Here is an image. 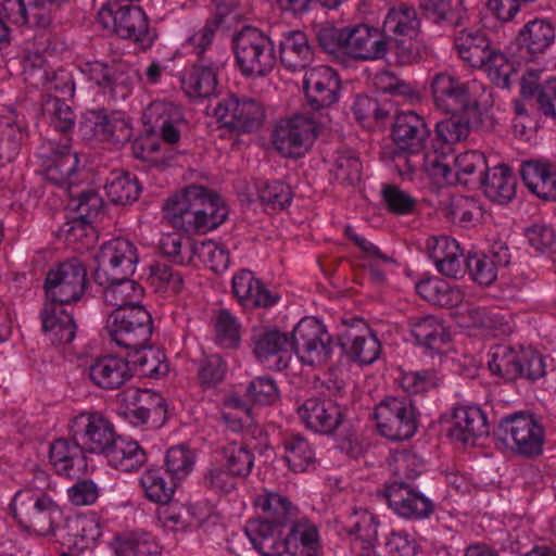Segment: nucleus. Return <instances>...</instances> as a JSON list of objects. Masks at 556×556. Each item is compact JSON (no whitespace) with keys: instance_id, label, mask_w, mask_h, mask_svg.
Here are the masks:
<instances>
[{"instance_id":"obj_1","label":"nucleus","mask_w":556,"mask_h":556,"mask_svg":"<svg viewBox=\"0 0 556 556\" xmlns=\"http://www.w3.org/2000/svg\"><path fill=\"white\" fill-rule=\"evenodd\" d=\"M228 216L224 201L200 186H190L174 194L164 205V218L175 228L205 233L222 225Z\"/></svg>"},{"instance_id":"obj_2","label":"nucleus","mask_w":556,"mask_h":556,"mask_svg":"<svg viewBox=\"0 0 556 556\" xmlns=\"http://www.w3.org/2000/svg\"><path fill=\"white\" fill-rule=\"evenodd\" d=\"M431 90L435 106L447 114L477 116L489 102L483 84L475 79L462 83L447 73L433 76Z\"/></svg>"},{"instance_id":"obj_3","label":"nucleus","mask_w":556,"mask_h":556,"mask_svg":"<svg viewBox=\"0 0 556 556\" xmlns=\"http://www.w3.org/2000/svg\"><path fill=\"white\" fill-rule=\"evenodd\" d=\"M10 510L23 527L40 535L53 533L62 517V509L50 496L31 488L21 489L14 494Z\"/></svg>"},{"instance_id":"obj_4","label":"nucleus","mask_w":556,"mask_h":556,"mask_svg":"<svg viewBox=\"0 0 556 556\" xmlns=\"http://www.w3.org/2000/svg\"><path fill=\"white\" fill-rule=\"evenodd\" d=\"M232 43L237 65L244 76H263L276 64L273 41L255 27H243Z\"/></svg>"},{"instance_id":"obj_5","label":"nucleus","mask_w":556,"mask_h":556,"mask_svg":"<svg viewBox=\"0 0 556 556\" xmlns=\"http://www.w3.org/2000/svg\"><path fill=\"white\" fill-rule=\"evenodd\" d=\"M97 18L103 28L122 38L132 39L141 46L152 42L148 17L138 5H122L117 1L106 0L100 5Z\"/></svg>"},{"instance_id":"obj_6","label":"nucleus","mask_w":556,"mask_h":556,"mask_svg":"<svg viewBox=\"0 0 556 556\" xmlns=\"http://www.w3.org/2000/svg\"><path fill=\"white\" fill-rule=\"evenodd\" d=\"M498 438L508 450L526 457L543 452L544 429L530 414L516 413L502 418Z\"/></svg>"},{"instance_id":"obj_7","label":"nucleus","mask_w":556,"mask_h":556,"mask_svg":"<svg viewBox=\"0 0 556 556\" xmlns=\"http://www.w3.org/2000/svg\"><path fill=\"white\" fill-rule=\"evenodd\" d=\"M105 328L111 339L121 348L132 350L149 344L152 334V319L143 306L132 309H113Z\"/></svg>"},{"instance_id":"obj_8","label":"nucleus","mask_w":556,"mask_h":556,"mask_svg":"<svg viewBox=\"0 0 556 556\" xmlns=\"http://www.w3.org/2000/svg\"><path fill=\"white\" fill-rule=\"evenodd\" d=\"M291 350L303 365L319 366L331 355V337L320 320L304 317L293 328Z\"/></svg>"},{"instance_id":"obj_9","label":"nucleus","mask_w":556,"mask_h":556,"mask_svg":"<svg viewBox=\"0 0 556 556\" xmlns=\"http://www.w3.org/2000/svg\"><path fill=\"white\" fill-rule=\"evenodd\" d=\"M77 68L87 80L123 99L137 77L134 66L123 59L81 61Z\"/></svg>"},{"instance_id":"obj_10","label":"nucleus","mask_w":556,"mask_h":556,"mask_svg":"<svg viewBox=\"0 0 556 556\" xmlns=\"http://www.w3.org/2000/svg\"><path fill=\"white\" fill-rule=\"evenodd\" d=\"M87 270L77 258H71L52 267L46 277L45 290L49 303L71 304L85 293Z\"/></svg>"},{"instance_id":"obj_11","label":"nucleus","mask_w":556,"mask_h":556,"mask_svg":"<svg viewBox=\"0 0 556 556\" xmlns=\"http://www.w3.org/2000/svg\"><path fill=\"white\" fill-rule=\"evenodd\" d=\"M317 134V126L313 119L294 115L277 123L271 142L281 156L298 159L304 156L313 147Z\"/></svg>"},{"instance_id":"obj_12","label":"nucleus","mask_w":556,"mask_h":556,"mask_svg":"<svg viewBox=\"0 0 556 556\" xmlns=\"http://www.w3.org/2000/svg\"><path fill=\"white\" fill-rule=\"evenodd\" d=\"M73 440L84 452L101 453L115 438L114 427L100 412L85 410L73 417L70 424Z\"/></svg>"},{"instance_id":"obj_13","label":"nucleus","mask_w":556,"mask_h":556,"mask_svg":"<svg viewBox=\"0 0 556 556\" xmlns=\"http://www.w3.org/2000/svg\"><path fill=\"white\" fill-rule=\"evenodd\" d=\"M214 115L225 127L245 134L258 130L265 121V110L258 101L233 94L217 103Z\"/></svg>"},{"instance_id":"obj_14","label":"nucleus","mask_w":556,"mask_h":556,"mask_svg":"<svg viewBox=\"0 0 556 556\" xmlns=\"http://www.w3.org/2000/svg\"><path fill=\"white\" fill-rule=\"evenodd\" d=\"M96 261L98 263L96 279L103 283L102 276L108 279H118L132 275L139 258L132 242L115 238L102 244Z\"/></svg>"},{"instance_id":"obj_15","label":"nucleus","mask_w":556,"mask_h":556,"mask_svg":"<svg viewBox=\"0 0 556 556\" xmlns=\"http://www.w3.org/2000/svg\"><path fill=\"white\" fill-rule=\"evenodd\" d=\"M375 419L379 432L390 440H407L416 431L413 406L406 400L390 397L382 401L376 406Z\"/></svg>"},{"instance_id":"obj_16","label":"nucleus","mask_w":556,"mask_h":556,"mask_svg":"<svg viewBox=\"0 0 556 556\" xmlns=\"http://www.w3.org/2000/svg\"><path fill=\"white\" fill-rule=\"evenodd\" d=\"M392 165L400 176L409 178L422 168L435 184H451L452 172L445 159L435 152L397 150L392 156Z\"/></svg>"},{"instance_id":"obj_17","label":"nucleus","mask_w":556,"mask_h":556,"mask_svg":"<svg viewBox=\"0 0 556 556\" xmlns=\"http://www.w3.org/2000/svg\"><path fill=\"white\" fill-rule=\"evenodd\" d=\"M45 178L54 185H64L76 172L78 155L67 142L49 140L38 151Z\"/></svg>"},{"instance_id":"obj_18","label":"nucleus","mask_w":556,"mask_h":556,"mask_svg":"<svg viewBox=\"0 0 556 556\" xmlns=\"http://www.w3.org/2000/svg\"><path fill=\"white\" fill-rule=\"evenodd\" d=\"M85 132L98 141L119 146L128 142L132 137V125L123 112H108L104 110L90 112L84 122Z\"/></svg>"},{"instance_id":"obj_19","label":"nucleus","mask_w":556,"mask_h":556,"mask_svg":"<svg viewBox=\"0 0 556 556\" xmlns=\"http://www.w3.org/2000/svg\"><path fill=\"white\" fill-rule=\"evenodd\" d=\"M303 85L308 103L316 109L328 108L338 101L340 79L329 66L319 65L306 70Z\"/></svg>"},{"instance_id":"obj_20","label":"nucleus","mask_w":556,"mask_h":556,"mask_svg":"<svg viewBox=\"0 0 556 556\" xmlns=\"http://www.w3.org/2000/svg\"><path fill=\"white\" fill-rule=\"evenodd\" d=\"M510 252L503 241L494 242L488 253H476L468 257L467 268L473 281L481 286L492 285L498 271L510 263Z\"/></svg>"},{"instance_id":"obj_21","label":"nucleus","mask_w":556,"mask_h":556,"mask_svg":"<svg viewBox=\"0 0 556 556\" xmlns=\"http://www.w3.org/2000/svg\"><path fill=\"white\" fill-rule=\"evenodd\" d=\"M88 377L100 389L116 390L132 377V367L122 356L102 355L94 358L89 365Z\"/></svg>"},{"instance_id":"obj_22","label":"nucleus","mask_w":556,"mask_h":556,"mask_svg":"<svg viewBox=\"0 0 556 556\" xmlns=\"http://www.w3.org/2000/svg\"><path fill=\"white\" fill-rule=\"evenodd\" d=\"M340 344L344 353L362 365L371 364L380 355L381 346L377 337L362 320L349 327L340 336Z\"/></svg>"},{"instance_id":"obj_23","label":"nucleus","mask_w":556,"mask_h":556,"mask_svg":"<svg viewBox=\"0 0 556 556\" xmlns=\"http://www.w3.org/2000/svg\"><path fill=\"white\" fill-rule=\"evenodd\" d=\"M258 520L285 529L301 516L299 508L286 496L264 490L254 498Z\"/></svg>"},{"instance_id":"obj_24","label":"nucleus","mask_w":556,"mask_h":556,"mask_svg":"<svg viewBox=\"0 0 556 556\" xmlns=\"http://www.w3.org/2000/svg\"><path fill=\"white\" fill-rule=\"evenodd\" d=\"M344 51L354 59L378 60L387 53V41L378 28L359 24L346 27Z\"/></svg>"},{"instance_id":"obj_25","label":"nucleus","mask_w":556,"mask_h":556,"mask_svg":"<svg viewBox=\"0 0 556 556\" xmlns=\"http://www.w3.org/2000/svg\"><path fill=\"white\" fill-rule=\"evenodd\" d=\"M426 250L437 269L446 277L464 273V254L458 242L447 236H432L426 240Z\"/></svg>"},{"instance_id":"obj_26","label":"nucleus","mask_w":556,"mask_h":556,"mask_svg":"<svg viewBox=\"0 0 556 556\" xmlns=\"http://www.w3.org/2000/svg\"><path fill=\"white\" fill-rule=\"evenodd\" d=\"M520 173L532 194L543 201H556V164L547 160L526 161Z\"/></svg>"},{"instance_id":"obj_27","label":"nucleus","mask_w":556,"mask_h":556,"mask_svg":"<svg viewBox=\"0 0 556 556\" xmlns=\"http://www.w3.org/2000/svg\"><path fill=\"white\" fill-rule=\"evenodd\" d=\"M299 416L306 427L318 433H330L341 422V412L331 400L311 397L299 408Z\"/></svg>"},{"instance_id":"obj_28","label":"nucleus","mask_w":556,"mask_h":556,"mask_svg":"<svg viewBox=\"0 0 556 556\" xmlns=\"http://www.w3.org/2000/svg\"><path fill=\"white\" fill-rule=\"evenodd\" d=\"M429 134L424 118L415 112L405 111L396 115L392 136L397 149L422 151Z\"/></svg>"},{"instance_id":"obj_29","label":"nucleus","mask_w":556,"mask_h":556,"mask_svg":"<svg viewBox=\"0 0 556 556\" xmlns=\"http://www.w3.org/2000/svg\"><path fill=\"white\" fill-rule=\"evenodd\" d=\"M488 432L486 417L478 406L462 405L454 409L450 428L452 439L467 444Z\"/></svg>"},{"instance_id":"obj_30","label":"nucleus","mask_w":556,"mask_h":556,"mask_svg":"<svg viewBox=\"0 0 556 556\" xmlns=\"http://www.w3.org/2000/svg\"><path fill=\"white\" fill-rule=\"evenodd\" d=\"M556 31L553 24L545 18L528 21L518 33L520 59H532L545 52L555 41Z\"/></svg>"},{"instance_id":"obj_31","label":"nucleus","mask_w":556,"mask_h":556,"mask_svg":"<svg viewBox=\"0 0 556 556\" xmlns=\"http://www.w3.org/2000/svg\"><path fill=\"white\" fill-rule=\"evenodd\" d=\"M291 341L277 329H267L254 337V354L268 366L274 365L281 370L290 361Z\"/></svg>"},{"instance_id":"obj_32","label":"nucleus","mask_w":556,"mask_h":556,"mask_svg":"<svg viewBox=\"0 0 556 556\" xmlns=\"http://www.w3.org/2000/svg\"><path fill=\"white\" fill-rule=\"evenodd\" d=\"M144 118L147 123L160 130L165 142L173 144L179 141L185 123L179 106L169 102L154 101L146 110Z\"/></svg>"},{"instance_id":"obj_33","label":"nucleus","mask_w":556,"mask_h":556,"mask_svg":"<svg viewBox=\"0 0 556 556\" xmlns=\"http://www.w3.org/2000/svg\"><path fill=\"white\" fill-rule=\"evenodd\" d=\"M232 292L239 303L247 308L270 307L279 296L266 289L250 270H240L232 277Z\"/></svg>"},{"instance_id":"obj_34","label":"nucleus","mask_w":556,"mask_h":556,"mask_svg":"<svg viewBox=\"0 0 556 556\" xmlns=\"http://www.w3.org/2000/svg\"><path fill=\"white\" fill-rule=\"evenodd\" d=\"M40 317L45 336L52 344L64 345L74 340L76 325L72 314L63 305L47 302Z\"/></svg>"},{"instance_id":"obj_35","label":"nucleus","mask_w":556,"mask_h":556,"mask_svg":"<svg viewBox=\"0 0 556 556\" xmlns=\"http://www.w3.org/2000/svg\"><path fill=\"white\" fill-rule=\"evenodd\" d=\"M388 503L395 514L408 519L428 517L433 508L429 498L405 484H393L389 488Z\"/></svg>"},{"instance_id":"obj_36","label":"nucleus","mask_w":556,"mask_h":556,"mask_svg":"<svg viewBox=\"0 0 556 556\" xmlns=\"http://www.w3.org/2000/svg\"><path fill=\"white\" fill-rule=\"evenodd\" d=\"M45 60L41 55L35 54L34 60L27 55L24 60V74L26 79L33 80V84H41L48 91H55L64 97H72L74 93V84L67 72L60 70L49 73L43 67Z\"/></svg>"},{"instance_id":"obj_37","label":"nucleus","mask_w":556,"mask_h":556,"mask_svg":"<svg viewBox=\"0 0 556 556\" xmlns=\"http://www.w3.org/2000/svg\"><path fill=\"white\" fill-rule=\"evenodd\" d=\"M219 66L214 63H198L186 68L181 75V88L190 99L214 96L218 85Z\"/></svg>"},{"instance_id":"obj_38","label":"nucleus","mask_w":556,"mask_h":556,"mask_svg":"<svg viewBox=\"0 0 556 556\" xmlns=\"http://www.w3.org/2000/svg\"><path fill=\"white\" fill-rule=\"evenodd\" d=\"M410 333L416 342L434 353H441L448 348L450 333L444 323L433 315L417 316L410 319Z\"/></svg>"},{"instance_id":"obj_39","label":"nucleus","mask_w":556,"mask_h":556,"mask_svg":"<svg viewBox=\"0 0 556 556\" xmlns=\"http://www.w3.org/2000/svg\"><path fill=\"white\" fill-rule=\"evenodd\" d=\"M50 460L58 475L76 478L87 469L84 450L77 442L56 440L50 447Z\"/></svg>"},{"instance_id":"obj_40","label":"nucleus","mask_w":556,"mask_h":556,"mask_svg":"<svg viewBox=\"0 0 556 556\" xmlns=\"http://www.w3.org/2000/svg\"><path fill=\"white\" fill-rule=\"evenodd\" d=\"M279 48L281 63L288 71H302L314 60L312 46L301 30L283 33Z\"/></svg>"},{"instance_id":"obj_41","label":"nucleus","mask_w":556,"mask_h":556,"mask_svg":"<svg viewBox=\"0 0 556 556\" xmlns=\"http://www.w3.org/2000/svg\"><path fill=\"white\" fill-rule=\"evenodd\" d=\"M245 533L261 556H281L287 552L286 536L281 528L252 520L247 525Z\"/></svg>"},{"instance_id":"obj_42","label":"nucleus","mask_w":556,"mask_h":556,"mask_svg":"<svg viewBox=\"0 0 556 556\" xmlns=\"http://www.w3.org/2000/svg\"><path fill=\"white\" fill-rule=\"evenodd\" d=\"M103 454L112 467L125 472L138 470L147 460L138 442L123 437H115Z\"/></svg>"},{"instance_id":"obj_43","label":"nucleus","mask_w":556,"mask_h":556,"mask_svg":"<svg viewBox=\"0 0 556 556\" xmlns=\"http://www.w3.org/2000/svg\"><path fill=\"white\" fill-rule=\"evenodd\" d=\"M129 399L130 404L125 416L135 427L146 425L152 415L160 417L166 412L165 400L152 390H135Z\"/></svg>"},{"instance_id":"obj_44","label":"nucleus","mask_w":556,"mask_h":556,"mask_svg":"<svg viewBox=\"0 0 556 556\" xmlns=\"http://www.w3.org/2000/svg\"><path fill=\"white\" fill-rule=\"evenodd\" d=\"M286 545L287 552L293 556H316L321 546L317 527L300 516L291 525Z\"/></svg>"},{"instance_id":"obj_45","label":"nucleus","mask_w":556,"mask_h":556,"mask_svg":"<svg viewBox=\"0 0 556 556\" xmlns=\"http://www.w3.org/2000/svg\"><path fill=\"white\" fill-rule=\"evenodd\" d=\"M382 29L386 35L394 37L395 40H413L419 34L420 20L414 8L401 4L388 12Z\"/></svg>"},{"instance_id":"obj_46","label":"nucleus","mask_w":556,"mask_h":556,"mask_svg":"<svg viewBox=\"0 0 556 556\" xmlns=\"http://www.w3.org/2000/svg\"><path fill=\"white\" fill-rule=\"evenodd\" d=\"M67 528L66 544L78 552L94 546L102 534L100 519L92 513L76 516L70 520Z\"/></svg>"},{"instance_id":"obj_47","label":"nucleus","mask_w":556,"mask_h":556,"mask_svg":"<svg viewBox=\"0 0 556 556\" xmlns=\"http://www.w3.org/2000/svg\"><path fill=\"white\" fill-rule=\"evenodd\" d=\"M111 546L116 556H157L161 552L159 542L144 530L119 533Z\"/></svg>"},{"instance_id":"obj_48","label":"nucleus","mask_w":556,"mask_h":556,"mask_svg":"<svg viewBox=\"0 0 556 556\" xmlns=\"http://www.w3.org/2000/svg\"><path fill=\"white\" fill-rule=\"evenodd\" d=\"M346 533L359 541L363 546L364 556H372L375 542L378 538V521L376 517L366 509H354L344 520Z\"/></svg>"},{"instance_id":"obj_49","label":"nucleus","mask_w":556,"mask_h":556,"mask_svg":"<svg viewBox=\"0 0 556 556\" xmlns=\"http://www.w3.org/2000/svg\"><path fill=\"white\" fill-rule=\"evenodd\" d=\"M417 293L434 305L454 307L464 300L465 293L458 286H453L439 277H429L416 283Z\"/></svg>"},{"instance_id":"obj_50","label":"nucleus","mask_w":556,"mask_h":556,"mask_svg":"<svg viewBox=\"0 0 556 556\" xmlns=\"http://www.w3.org/2000/svg\"><path fill=\"white\" fill-rule=\"evenodd\" d=\"M108 287L103 292L105 304L115 307L114 309H132L134 306H141L139 303L143 296V288L127 277L108 279Z\"/></svg>"},{"instance_id":"obj_51","label":"nucleus","mask_w":556,"mask_h":556,"mask_svg":"<svg viewBox=\"0 0 556 556\" xmlns=\"http://www.w3.org/2000/svg\"><path fill=\"white\" fill-rule=\"evenodd\" d=\"M283 459L289 469L296 473L312 471L317 464L315 448L301 435H292L285 440Z\"/></svg>"},{"instance_id":"obj_52","label":"nucleus","mask_w":556,"mask_h":556,"mask_svg":"<svg viewBox=\"0 0 556 556\" xmlns=\"http://www.w3.org/2000/svg\"><path fill=\"white\" fill-rule=\"evenodd\" d=\"M26 137L24 125L9 117H0V167L17 157Z\"/></svg>"},{"instance_id":"obj_53","label":"nucleus","mask_w":556,"mask_h":556,"mask_svg":"<svg viewBox=\"0 0 556 556\" xmlns=\"http://www.w3.org/2000/svg\"><path fill=\"white\" fill-rule=\"evenodd\" d=\"M203 520L204 516L199 515L194 506L169 505L157 510V521L166 531H188L198 528Z\"/></svg>"},{"instance_id":"obj_54","label":"nucleus","mask_w":556,"mask_h":556,"mask_svg":"<svg viewBox=\"0 0 556 556\" xmlns=\"http://www.w3.org/2000/svg\"><path fill=\"white\" fill-rule=\"evenodd\" d=\"M459 56L472 67L483 64L484 58L491 50L490 41L480 30H462L455 40Z\"/></svg>"},{"instance_id":"obj_55","label":"nucleus","mask_w":556,"mask_h":556,"mask_svg":"<svg viewBox=\"0 0 556 556\" xmlns=\"http://www.w3.org/2000/svg\"><path fill=\"white\" fill-rule=\"evenodd\" d=\"M481 182L484 185L485 195L494 202L505 204L515 197L516 179L505 166L490 169Z\"/></svg>"},{"instance_id":"obj_56","label":"nucleus","mask_w":556,"mask_h":556,"mask_svg":"<svg viewBox=\"0 0 556 556\" xmlns=\"http://www.w3.org/2000/svg\"><path fill=\"white\" fill-rule=\"evenodd\" d=\"M488 362L492 375L504 380L520 378V348L496 345L490 351Z\"/></svg>"},{"instance_id":"obj_57","label":"nucleus","mask_w":556,"mask_h":556,"mask_svg":"<svg viewBox=\"0 0 556 556\" xmlns=\"http://www.w3.org/2000/svg\"><path fill=\"white\" fill-rule=\"evenodd\" d=\"M518 66H520V63L516 64L508 60L503 52L491 48L483 60V64H480L477 68L482 70L497 87L507 88L509 87L510 77L517 72Z\"/></svg>"},{"instance_id":"obj_58","label":"nucleus","mask_w":556,"mask_h":556,"mask_svg":"<svg viewBox=\"0 0 556 556\" xmlns=\"http://www.w3.org/2000/svg\"><path fill=\"white\" fill-rule=\"evenodd\" d=\"M140 190L137 177L124 172L112 173L105 185L108 198L116 204H127L136 201Z\"/></svg>"},{"instance_id":"obj_59","label":"nucleus","mask_w":556,"mask_h":556,"mask_svg":"<svg viewBox=\"0 0 556 556\" xmlns=\"http://www.w3.org/2000/svg\"><path fill=\"white\" fill-rule=\"evenodd\" d=\"M131 363L135 370L146 377L161 378L168 371L165 355L160 350L146 345L144 348L132 349Z\"/></svg>"},{"instance_id":"obj_60","label":"nucleus","mask_w":556,"mask_h":556,"mask_svg":"<svg viewBox=\"0 0 556 556\" xmlns=\"http://www.w3.org/2000/svg\"><path fill=\"white\" fill-rule=\"evenodd\" d=\"M140 484L147 498L156 504L168 503L176 488L172 480L166 479L161 469L146 470L140 478Z\"/></svg>"},{"instance_id":"obj_61","label":"nucleus","mask_w":556,"mask_h":556,"mask_svg":"<svg viewBox=\"0 0 556 556\" xmlns=\"http://www.w3.org/2000/svg\"><path fill=\"white\" fill-rule=\"evenodd\" d=\"M455 177L459 182H481L488 168L484 155L479 151L459 153L454 160Z\"/></svg>"},{"instance_id":"obj_62","label":"nucleus","mask_w":556,"mask_h":556,"mask_svg":"<svg viewBox=\"0 0 556 556\" xmlns=\"http://www.w3.org/2000/svg\"><path fill=\"white\" fill-rule=\"evenodd\" d=\"M147 280L155 292L162 295H170L180 291L182 279L165 263H154L148 267Z\"/></svg>"},{"instance_id":"obj_63","label":"nucleus","mask_w":556,"mask_h":556,"mask_svg":"<svg viewBox=\"0 0 556 556\" xmlns=\"http://www.w3.org/2000/svg\"><path fill=\"white\" fill-rule=\"evenodd\" d=\"M218 343L224 348H236L241 339V324L228 309H218L213 317Z\"/></svg>"},{"instance_id":"obj_64","label":"nucleus","mask_w":556,"mask_h":556,"mask_svg":"<svg viewBox=\"0 0 556 556\" xmlns=\"http://www.w3.org/2000/svg\"><path fill=\"white\" fill-rule=\"evenodd\" d=\"M224 464L232 473L245 477L250 473L254 457L250 450L237 442L228 443L223 450Z\"/></svg>"}]
</instances>
